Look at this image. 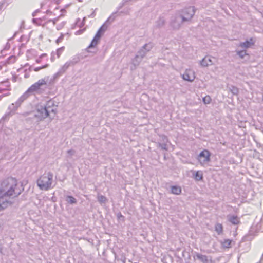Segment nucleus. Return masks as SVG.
<instances>
[{
    "label": "nucleus",
    "instance_id": "obj_26",
    "mask_svg": "<svg viewBox=\"0 0 263 263\" xmlns=\"http://www.w3.org/2000/svg\"><path fill=\"white\" fill-rule=\"evenodd\" d=\"M68 153H72V151H68Z\"/></svg>",
    "mask_w": 263,
    "mask_h": 263
},
{
    "label": "nucleus",
    "instance_id": "obj_25",
    "mask_svg": "<svg viewBox=\"0 0 263 263\" xmlns=\"http://www.w3.org/2000/svg\"><path fill=\"white\" fill-rule=\"evenodd\" d=\"M52 3L57 4V2L55 1L51 2Z\"/></svg>",
    "mask_w": 263,
    "mask_h": 263
},
{
    "label": "nucleus",
    "instance_id": "obj_15",
    "mask_svg": "<svg viewBox=\"0 0 263 263\" xmlns=\"http://www.w3.org/2000/svg\"><path fill=\"white\" fill-rule=\"evenodd\" d=\"M99 41V40L94 37L88 47L92 48L95 47L98 44Z\"/></svg>",
    "mask_w": 263,
    "mask_h": 263
},
{
    "label": "nucleus",
    "instance_id": "obj_6",
    "mask_svg": "<svg viewBox=\"0 0 263 263\" xmlns=\"http://www.w3.org/2000/svg\"><path fill=\"white\" fill-rule=\"evenodd\" d=\"M46 84V82L44 80L41 79L39 80L37 82L31 85L30 87V90L32 91H35L39 90L41 87Z\"/></svg>",
    "mask_w": 263,
    "mask_h": 263
},
{
    "label": "nucleus",
    "instance_id": "obj_18",
    "mask_svg": "<svg viewBox=\"0 0 263 263\" xmlns=\"http://www.w3.org/2000/svg\"><path fill=\"white\" fill-rule=\"evenodd\" d=\"M98 200L100 203H105L107 201V198L103 196L100 195L98 197Z\"/></svg>",
    "mask_w": 263,
    "mask_h": 263
},
{
    "label": "nucleus",
    "instance_id": "obj_14",
    "mask_svg": "<svg viewBox=\"0 0 263 263\" xmlns=\"http://www.w3.org/2000/svg\"><path fill=\"white\" fill-rule=\"evenodd\" d=\"M215 230L219 234L222 233L223 227L220 223H217L215 226Z\"/></svg>",
    "mask_w": 263,
    "mask_h": 263
},
{
    "label": "nucleus",
    "instance_id": "obj_19",
    "mask_svg": "<svg viewBox=\"0 0 263 263\" xmlns=\"http://www.w3.org/2000/svg\"><path fill=\"white\" fill-rule=\"evenodd\" d=\"M102 35V28H100L96 34L95 37L100 40Z\"/></svg>",
    "mask_w": 263,
    "mask_h": 263
},
{
    "label": "nucleus",
    "instance_id": "obj_12",
    "mask_svg": "<svg viewBox=\"0 0 263 263\" xmlns=\"http://www.w3.org/2000/svg\"><path fill=\"white\" fill-rule=\"evenodd\" d=\"M229 221L233 224H238L240 222L239 218L236 216H231L229 218Z\"/></svg>",
    "mask_w": 263,
    "mask_h": 263
},
{
    "label": "nucleus",
    "instance_id": "obj_27",
    "mask_svg": "<svg viewBox=\"0 0 263 263\" xmlns=\"http://www.w3.org/2000/svg\"><path fill=\"white\" fill-rule=\"evenodd\" d=\"M40 69V68H36L35 70V71H37V70H39Z\"/></svg>",
    "mask_w": 263,
    "mask_h": 263
},
{
    "label": "nucleus",
    "instance_id": "obj_3",
    "mask_svg": "<svg viewBox=\"0 0 263 263\" xmlns=\"http://www.w3.org/2000/svg\"><path fill=\"white\" fill-rule=\"evenodd\" d=\"M53 175L50 173L44 174L37 181L38 186L41 190H48L51 187Z\"/></svg>",
    "mask_w": 263,
    "mask_h": 263
},
{
    "label": "nucleus",
    "instance_id": "obj_29",
    "mask_svg": "<svg viewBox=\"0 0 263 263\" xmlns=\"http://www.w3.org/2000/svg\"><path fill=\"white\" fill-rule=\"evenodd\" d=\"M7 82H4V83H3V84H2V85H4V84H7Z\"/></svg>",
    "mask_w": 263,
    "mask_h": 263
},
{
    "label": "nucleus",
    "instance_id": "obj_16",
    "mask_svg": "<svg viewBox=\"0 0 263 263\" xmlns=\"http://www.w3.org/2000/svg\"><path fill=\"white\" fill-rule=\"evenodd\" d=\"M203 102L204 104H209L211 102V98L210 96H206L203 98Z\"/></svg>",
    "mask_w": 263,
    "mask_h": 263
},
{
    "label": "nucleus",
    "instance_id": "obj_11",
    "mask_svg": "<svg viewBox=\"0 0 263 263\" xmlns=\"http://www.w3.org/2000/svg\"><path fill=\"white\" fill-rule=\"evenodd\" d=\"M195 179L197 181L202 180L203 179V174L201 171H198L195 172L194 175Z\"/></svg>",
    "mask_w": 263,
    "mask_h": 263
},
{
    "label": "nucleus",
    "instance_id": "obj_1",
    "mask_svg": "<svg viewBox=\"0 0 263 263\" xmlns=\"http://www.w3.org/2000/svg\"><path fill=\"white\" fill-rule=\"evenodd\" d=\"M16 186L15 178L9 177L2 181L0 189V211L14 202L11 196L14 193Z\"/></svg>",
    "mask_w": 263,
    "mask_h": 263
},
{
    "label": "nucleus",
    "instance_id": "obj_30",
    "mask_svg": "<svg viewBox=\"0 0 263 263\" xmlns=\"http://www.w3.org/2000/svg\"><path fill=\"white\" fill-rule=\"evenodd\" d=\"M7 93H4L3 94V96H5V95H7Z\"/></svg>",
    "mask_w": 263,
    "mask_h": 263
},
{
    "label": "nucleus",
    "instance_id": "obj_5",
    "mask_svg": "<svg viewBox=\"0 0 263 263\" xmlns=\"http://www.w3.org/2000/svg\"><path fill=\"white\" fill-rule=\"evenodd\" d=\"M182 77L186 81H193L195 78V72L191 69H187L182 75Z\"/></svg>",
    "mask_w": 263,
    "mask_h": 263
},
{
    "label": "nucleus",
    "instance_id": "obj_21",
    "mask_svg": "<svg viewBox=\"0 0 263 263\" xmlns=\"http://www.w3.org/2000/svg\"><path fill=\"white\" fill-rule=\"evenodd\" d=\"M68 198L69 199V202L70 203H75L76 202V199L72 197V196H68Z\"/></svg>",
    "mask_w": 263,
    "mask_h": 263
},
{
    "label": "nucleus",
    "instance_id": "obj_9",
    "mask_svg": "<svg viewBox=\"0 0 263 263\" xmlns=\"http://www.w3.org/2000/svg\"><path fill=\"white\" fill-rule=\"evenodd\" d=\"M254 45L253 39H250L249 41H246L243 43L240 44V46L244 48H249Z\"/></svg>",
    "mask_w": 263,
    "mask_h": 263
},
{
    "label": "nucleus",
    "instance_id": "obj_20",
    "mask_svg": "<svg viewBox=\"0 0 263 263\" xmlns=\"http://www.w3.org/2000/svg\"><path fill=\"white\" fill-rule=\"evenodd\" d=\"M237 54L241 58H243L245 55L247 54L246 52L244 51H238Z\"/></svg>",
    "mask_w": 263,
    "mask_h": 263
},
{
    "label": "nucleus",
    "instance_id": "obj_22",
    "mask_svg": "<svg viewBox=\"0 0 263 263\" xmlns=\"http://www.w3.org/2000/svg\"><path fill=\"white\" fill-rule=\"evenodd\" d=\"M11 39H9L8 41V42H7V44H6L5 47V49H4L5 50H7V49H8L10 48V44H11Z\"/></svg>",
    "mask_w": 263,
    "mask_h": 263
},
{
    "label": "nucleus",
    "instance_id": "obj_13",
    "mask_svg": "<svg viewBox=\"0 0 263 263\" xmlns=\"http://www.w3.org/2000/svg\"><path fill=\"white\" fill-rule=\"evenodd\" d=\"M232 241L230 239H225L222 243L223 247L226 248H230L231 247Z\"/></svg>",
    "mask_w": 263,
    "mask_h": 263
},
{
    "label": "nucleus",
    "instance_id": "obj_23",
    "mask_svg": "<svg viewBox=\"0 0 263 263\" xmlns=\"http://www.w3.org/2000/svg\"><path fill=\"white\" fill-rule=\"evenodd\" d=\"M64 50V47H62L59 49H58L57 50V53H58V57H59L60 54H61L62 52Z\"/></svg>",
    "mask_w": 263,
    "mask_h": 263
},
{
    "label": "nucleus",
    "instance_id": "obj_8",
    "mask_svg": "<svg viewBox=\"0 0 263 263\" xmlns=\"http://www.w3.org/2000/svg\"><path fill=\"white\" fill-rule=\"evenodd\" d=\"M38 111L40 113L39 116L41 118H46L49 116L48 111L46 107H43L41 109H39Z\"/></svg>",
    "mask_w": 263,
    "mask_h": 263
},
{
    "label": "nucleus",
    "instance_id": "obj_7",
    "mask_svg": "<svg viewBox=\"0 0 263 263\" xmlns=\"http://www.w3.org/2000/svg\"><path fill=\"white\" fill-rule=\"evenodd\" d=\"M212 64V61L210 57L208 56L205 57L201 61V65L203 66L206 67Z\"/></svg>",
    "mask_w": 263,
    "mask_h": 263
},
{
    "label": "nucleus",
    "instance_id": "obj_2",
    "mask_svg": "<svg viewBox=\"0 0 263 263\" xmlns=\"http://www.w3.org/2000/svg\"><path fill=\"white\" fill-rule=\"evenodd\" d=\"M16 114V105L14 103L11 104L8 107L6 114L0 119V127L2 128L4 123L8 122L11 119L14 120V124L11 127V130L15 129V115Z\"/></svg>",
    "mask_w": 263,
    "mask_h": 263
},
{
    "label": "nucleus",
    "instance_id": "obj_4",
    "mask_svg": "<svg viewBox=\"0 0 263 263\" xmlns=\"http://www.w3.org/2000/svg\"><path fill=\"white\" fill-rule=\"evenodd\" d=\"M210 153L208 150L204 149L198 155V160L202 165H204L210 161Z\"/></svg>",
    "mask_w": 263,
    "mask_h": 263
},
{
    "label": "nucleus",
    "instance_id": "obj_17",
    "mask_svg": "<svg viewBox=\"0 0 263 263\" xmlns=\"http://www.w3.org/2000/svg\"><path fill=\"white\" fill-rule=\"evenodd\" d=\"M16 57L14 55L10 56L7 60V63L8 64L14 63L16 61Z\"/></svg>",
    "mask_w": 263,
    "mask_h": 263
},
{
    "label": "nucleus",
    "instance_id": "obj_28",
    "mask_svg": "<svg viewBox=\"0 0 263 263\" xmlns=\"http://www.w3.org/2000/svg\"><path fill=\"white\" fill-rule=\"evenodd\" d=\"M16 32H15L14 33V35H13V36H15V35H16Z\"/></svg>",
    "mask_w": 263,
    "mask_h": 263
},
{
    "label": "nucleus",
    "instance_id": "obj_24",
    "mask_svg": "<svg viewBox=\"0 0 263 263\" xmlns=\"http://www.w3.org/2000/svg\"><path fill=\"white\" fill-rule=\"evenodd\" d=\"M8 89L4 88L2 87H0V93H3L5 91H7Z\"/></svg>",
    "mask_w": 263,
    "mask_h": 263
},
{
    "label": "nucleus",
    "instance_id": "obj_10",
    "mask_svg": "<svg viewBox=\"0 0 263 263\" xmlns=\"http://www.w3.org/2000/svg\"><path fill=\"white\" fill-rule=\"evenodd\" d=\"M171 192L174 194L179 195L181 193V188L178 186H172Z\"/></svg>",
    "mask_w": 263,
    "mask_h": 263
}]
</instances>
